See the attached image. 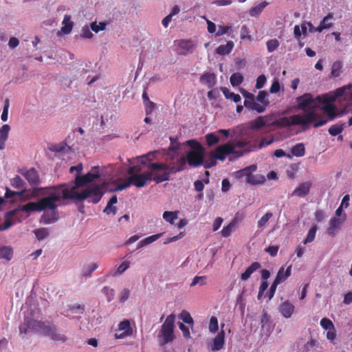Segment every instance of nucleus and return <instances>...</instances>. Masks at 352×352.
<instances>
[{
    "label": "nucleus",
    "instance_id": "obj_1",
    "mask_svg": "<svg viewBox=\"0 0 352 352\" xmlns=\"http://www.w3.org/2000/svg\"><path fill=\"white\" fill-rule=\"evenodd\" d=\"M50 190L47 197L38 199L36 202H29L23 206H19L8 212L6 215V221L3 225L0 224V231L7 230L14 222L13 218L19 211H25L32 212V211H45V212L41 217V223L50 224L56 222L59 214L57 210L58 204L57 202L63 200L69 199V196L66 189L64 188L63 184L52 186L47 188Z\"/></svg>",
    "mask_w": 352,
    "mask_h": 352
},
{
    "label": "nucleus",
    "instance_id": "obj_2",
    "mask_svg": "<svg viewBox=\"0 0 352 352\" xmlns=\"http://www.w3.org/2000/svg\"><path fill=\"white\" fill-rule=\"evenodd\" d=\"M100 172L99 166L92 168L91 172H88L85 175H77L75 179L71 184H63L65 189L67 190L70 200L83 201L87 200L88 202L92 204H98L100 202L104 192L102 186L99 184H92L80 190L87 184L95 179H99Z\"/></svg>",
    "mask_w": 352,
    "mask_h": 352
},
{
    "label": "nucleus",
    "instance_id": "obj_3",
    "mask_svg": "<svg viewBox=\"0 0 352 352\" xmlns=\"http://www.w3.org/2000/svg\"><path fill=\"white\" fill-rule=\"evenodd\" d=\"M185 164L184 159L177 162V166L168 165L165 163H149L147 168L151 171H146L129 177L131 185L142 188L146 185L148 181H154L157 184L169 180L170 175L181 171Z\"/></svg>",
    "mask_w": 352,
    "mask_h": 352
},
{
    "label": "nucleus",
    "instance_id": "obj_4",
    "mask_svg": "<svg viewBox=\"0 0 352 352\" xmlns=\"http://www.w3.org/2000/svg\"><path fill=\"white\" fill-rule=\"evenodd\" d=\"M315 118L316 115L313 112H308L302 116L296 114L290 117L283 116L270 122L269 126L285 128L294 125H301L303 128H305L311 124Z\"/></svg>",
    "mask_w": 352,
    "mask_h": 352
},
{
    "label": "nucleus",
    "instance_id": "obj_5",
    "mask_svg": "<svg viewBox=\"0 0 352 352\" xmlns=\"http://www.w3.org/2000/svg\"><path fill=\"white\" fill-rule=\"evenodd\" d=\"M28 327L30 330L47 336L55 342H65L66 341V337L64 334L58 333L54 325L49 324L46 322L30 318Z\"/></svg>",
    "mask_w": 352,
    "mask_h": 352
},
{
    "label": "nucleus",
    "instance_id": "obj_6",
    "mask_svg": "<svg viewBox=\"0 0 352 352\" xmlns=\"http://www.w3.org/2000/svg\"><path fill=\"white\" fill-rule=\"evenodd\" d=\"M174 320L175 316L173 314H170L166 318L162 326V329L158 335L159 340L162 346L171 342L174 339Z\"/></svg>",
    "mask_w": 352,
    "mask_h": 352
},
{
    "label": "nucleus",
    "instance_id": "obj_7",
    "mask_svg": "<svg viewBox=\"0 0 352 352\" xmlns=\"http://www.w3.org/2000/svg\"><path fill=\"white\" fill-rule=\"evenodd\" d=\"M203 151L204 150L188 151L186 157H179L175 162H170L168 165L177 166V162L183 158L185 160V164L181 170L185 168L187 162L191 166L197 167L201 166L203 164L204 160Z\"/></svg>",
    "mask_w": 352,
    "mask_h": 352
},
{
    "label": "nucleus",
    "instance_id": "obj_8",
    "mask_svg": "<svg viewBox=\"0 0 352 352\" xmlns=\"http://www.w3.org/2000/svg\"><path fill=\"white\" fill-rule=\"evenodd\" d=\"M322 97H325V94L318 96L316 98L312 97V102L310 104L308 112H313L316 115V118L313 121L314 127L318 128L325 125L328 122V120H325L323 116L316 112V109L320 108V105L322 104L323 100Z\"/></svg>",
    "mask_w": 352,
    "mask_h": 352
},
{
    "label": "nucleus",
    "instance_id": "obj_9",
    "mask_svg": "<svg viewBox=\"0 0 352 352\" xmlns=\"http://www.w3.org/2000/svg\"><path fill=\"white\" fill-rule=\"evenodd\" d=\"M323 100L322 107L320 108L325 113L329 116V120H333L336 116V107L333 104L335 97H330L329 94H325V97H322Z\"/></svg>",
    "mask_w": 352,
    "mask_h": 352
},
{
    "label": "nucleus",
    "instance_id": "obj_10",
    "mask_svg": "<svg viewBox=\"0 0 352 352\" xmlns=\"http://www.w3.org/2000/svg\"><path fill=\"white\" fill-rule=\"evenodd\" d=\"M177 52L179 55H187L191 53L195 49V44L190 39H179L174 41Z\"/></svg>",
    "mask_w": 352,
    "mask_h": 352
},
{
    "label": "nucleus",
    "instance_id": "obj_11",
    "mask_svg": "<svg viewBox=\"0 0 352 352\" xmlns=\"http://www.w3.org/2000/svg\"><path fill=\"white\" fill-rule=\"evenodd\" d=\"M234 153V146L230 143L217 146L212 153V157L220 161H223L228 154Z\"/></svg>",
    "mask_w": 352,
    "mask_h": 352
},
{
    "label": "nucleus",
    "instance_id": "obj_12",
    "mask_svg": "<svg viewBox=\"0 0 352 352\" xmlns=\"http://www.w3.org/2000/svg\"><path fill=\"white\" fill-rule=\"evenodd\" d=\"M241 94L242 96L245 98L243 105L245 107L250 110L256 111L258 112V111H261V108L259 107V104L256 102V98L255 96L247 91L245 89H241Z\"/></svg>",
    "mask_w": 352,
    "mask_h": 352
},
{
    "label": "nucleus",
    "instance_id": "obj_13",
    "mask_svg": "<svg viewBox=\"0 0 352 352\" xmlns=\"http://www.w3.org/2000/svg\"><path fill=\"white\" fill-rule=\"evenodd\" d=\"M297 102V109L302 110L305 113H308L311 103L312 102L311 94H304L296 98Z\"/></svg>",
    "mask_w": 352,
    "mask_h": 352
},
{
    "label": "nucleus",
    "instance_id": "obj_14",
    "mask_svg": "<svg viewBox=\"0 0 352 352\" xmlns=\"http://www.w3.org/2000/svg\"><path fill=\"white\" fill-rule=\"evenodd\" d=\"M118 329L122 332L120 333H116L115 336L118 339H122L128 336H131L133 333V331L131 325V322L129 320H124L120 322Z\"/></svg>",
    "mask_w": 352,
    "mask_h": 352
},
{
    "label": "nucleus",
    "instance_id": "obj_15",
    "mask_svg": "<svg viewBox=\"0 0 352 352\" xmlns=\"http://www.w3.org/2000/svg\"><path fill=\"white\" fill-rule=\"evenodd\" d=\"M19 173L24 176L31 186H37L41 182L39 175L34 168H30L25 171L21 170Z\"/></svg>",
    "mask_w": 352,
    "mask_h": 352
},
{
    "label": "nucleus",
    "instance_id": "obj_16",
    "mask_svg": "<svg viewBox=\"0 0 352 352\" xmlns=\"http://www.w3.org/2000/svg\"><path fill=\"white\" fill-rule=\"evenodd\" d=\"M130 166L128 169V173L130 175H135V174L140 173L143 168L145 166L141 164V159L140 157H136L135 159L128 160Z\"/></svg>",
    "mask_w": 352,
    "mask_h": 352
},
{
    "label": "nucleus",
    "instance_id": "obj_17",
    "mask_svg": "<svg viewBox=\"0 0 352 352\" xmlns=\"http://www.w3.org/2000/svg\"><path fill=\"white\" fill-rule=\"evenodd\" d=\"M199 80L201 85L212 89L216 85L217 76L214 73L206 72L201 76Z\"/></svg>",
    "mask_w": 352,
    "mask_h": 352
},
{
    "label": "nucleus",
    "instance_id": "obj_18",
    "mask_svg": "<svg viewBox=\"0 0 352 352\" xmlns=\"http://www.w3.org/2000/svg\"><path fill=\"white\" fill-rule=\"evenodd\" d=\"M224 326V324H221V331L219 332L218 334L213 339V342L211 346V349L212 351H219L223 348L225 336V332L223 331Z\"/></svg>",
    "mask_w": 352,
    "mask_h": 352
},
{
    "label": "nucleus",
    "instance_id": "obj_19",
    "mask_svg": "<svg viewBox=\"0 0 352 352\" xmlns=\"http://www.w3.org/2000/svg\"><path fill=\"white\" fill-rule=\"evenodd\" d=\"M269 124H270V117L267 116H260L250 122V129L252 130H258L265 126H269Z\"/></svg>",
    "mask_w": 352,
    "mask_h": 352
},
{
    "label": "nucleus",
    "instance_id": "obj_20",
    "mask_svg": "<svg viewBox=\"0 0 352 352\" xmlns=\"http://www.w3.org/2000/svg\"><path fill=\"white\" fill-rule=\"evenodd\" d=\"M311 184L310 182H304L299 184V186L294 189L292 192V196H297L298 197H304L309 195Z\"/></svg>",
    "mask_w": 352,
    "mask_h": 352
},
{
    "label": "nucleus",
    "instance_id": "obj_21",
    "mask_svg": "<svg viewBox=\"0 0 352 352\" xmlns=\"http://www.w3.org/2000/svg\"><path fill=\"white\" fill-rule=\"evenodd\" d=\"M257 169L256 165H250L246 166L241 170H239L234 173L235 177L236 179H241L245 178V182H247L250 173H254Z\"/></svg>",
    "mask_w": 352,
    "mask_h": 352
},
{
    "label": "nucleus",
    "instance_id": "obj_22",
    "mask_svg": "<svg viewBox=\"0 0 352 352\" xmlns=\"http://www.w3.org/2000/svg\"><path fill=\"white\" fill-rule=\"evenodd\" d=\"M256 99L260 103L258 107L262 109L261 111H257V113L264 112L270 104V100L267 99V93L265 91H259Z\"/></svg>",
    "mask_w": 352,
    "mask_h": 352
},
{
    "label": "nucleus",
    "instance_id": "obj_23",
    "mask_svg": "<svg viewBox=\"0 0 352 352\" xmlns=\"http://www.w3.org/2000/svg\"><path fill=\"white\" fill-rule=\"evenodd\" d=\"M346 221V214L342 218L332 217L329 221V227L328 229V234L330 235L334 234L336 229H340L342 224Z\"/></svg>",
    "mask_w": 352,
    "mask_h": 352
},
{
    "label": "nucleus",
    "instance_id": "obj_24",
    "mask_svg": "<svg viewBox=\"0 0 352 352\" xmlns=\"http://www.w3.org/2000/svg\"><path fill=\"white\" fill-rule=\"evenodd\" d=\"M295 307L289 300L283 302L279 307V311L285 318H290L294 314Z\"/></svg>",
    "mask_w": 352,
    "mask_h": 352
},
{
    "label": "nucleus",
    "instance_id": "obj_25",
    "mask_svg": "<svg viewBox=\"0 0 352 352\" xmlns=\"http://www.w3.org/2000/svg\"><path fill=\"white\" fill-rule=\"evenodd\" d=\"M261 267V264L258 261L253 262L250 267H248L244 272L241 274V280H247L249 279L252 274L256 272Z\"/></svg>",
    "mask_w": 352,
    "mask_h": 352
},
{
    "label": "nucleus",
    "instance_id": "obj_26",
    "mask_svg": "<svg viewBox=\"0 0 352 352\" xmlns=\"http://www.w3.org/2000/svg\"><path fill=\"white\" fill-rule=\"evenodd\" d=\"M10 129L11 127L8 124H4L0 128V150L5 148Z\"/></svg>",
    "mask_w": 352,
    "mask_h": 352
},
{
    "label": "nucleus",
    "instance_id": "obj_27",
    "mask_svg": "<svg viewBox=\"0 0 352 352\" xmlns=\"http://www.w3.org/2000/svg\"><path fill=\"white\" fill-rule=\"evenodd\" d=\"M233 47V41H229L226 44H222L217 47L216 53L221 56L228 55L232 52Z\"/></svg>",
    "mask_w": 352,
    "mask_h": 352
},
{
    "label": "nucleus",
    "instance_id": "obj_28",
    "mask_svg": "<svg viewBox=\"0 0 352 352\" xmlns=\"http://www.w3.org/2000/svg\"><path fill=\"white\" fill-rule=\"evenodd\" d=\"M236 223V220L234 219L229 224L224 226L221 232L222 236L225 238L230 236L234 232Z\"/></svg>",
    "mask_w": 352,
    "mask_h": 352
},
{
    "label": "nucleus",
    "instance_id": "obj_29",
    "mask_svg": "<svg viewBox=\"0 0 352 352\" xmlns=\"http://www.w3.org/2000/svg\"><path fill=\"white\" fill-rule=\"evenodd\" d=\"M265 181V179L263 175H253V173H250L246 183L251 185H258L263 184Z\"/></svg>",
    "mask_w": 352,
    "mask_h": 352
},
{
    "label": "nucleus",
    "instance_id": "obj_30",
    "mask_svg": "<svg viewBox=\"0 0 352 352\" xmlns=\"http://www.w3.org/2000/svg\"><path fill=\"white\" fill-rule=\"evenodd\" d=\"M13 256V250L11 246H1L0 247V258L10 261Z\"/></svg>",
    "mask_w": 352,
    "mask_h": 352
},
{
    "label": "nucleus",
    "instance_id": "obj_31",
    "mask_svg": "<svg viewBox=\"0 0 352 352\" xmlns=\"http://www.w3.org/2000/svg\"><path fill=\"white\" fill-rule=\"evenodd\" d=\"M274 142V137L273 135H269V136L262 138L258 144L254 143L253 147L260 149V148L266 147L267 146H270L272 144H273Z\"/></svg>",
    "mask_w": 352,
    "mask_h": 352
},
{
    "label": "nucleus",
    "instance_id": "obj_32",
    "mask_svg": "<svg viewBox=\"0 0 352 352\" xmlns=\"http://www.w3.org/2000/svg\"><path fill=\"white\" fill-rule=\"evenodd\" d=\"M63 25L61 28V31L63 34H67L70 33L73 28V22L71 21V17L69 15H65L63 21Z\"/></svg>",
    "mask_w": 352,
    "mask_h": 352
},
{
    "label": "nucleus",
    "instance_id": "obj_33",
    "mask_svg": "<svg viewBox=\"0 0 352 352\" xmlns=\"http://www.w3.org/2000/svg\"><path fill=\"white\" fill-rule=\"evenodd\" d=\"M157 151H151L148 153L146 155H141L140 157L141 159V164L144 166H146L147 167V165L149 163H151V162L156 160V156L157 155Z\"/></svg>",
    "mask_w": 352,
    "mask_h": 352
},
{
    "label": "nucleus",
    "instance_id": "obj_34",
    "mask_svg": "<svg viewBox=\"0 0 352 352\" xmlns=\"http://www.w3.org/2000/svg\"><path fill=\"white\" fill-rule=\"evenodd\" d=\"M351 89H352V87L350 85L345 86V87L338 88L335 91L334 95L330 96V97H335V100H336L338 97L344 96L347 94H352Z\"/></svg>",
    "mask_w": 352,
    "mask_h": 352
},
{
    "label": "nucleus",
    "instance_id": "obj_35",
    "mask_svg": "<svg viewBox=\"0 0 352 352\" xmlns=\"http://www.w3.org/2000/svg\"><path fill=\"white\" fill-rule=\"evenodd\" d=\"M267 5L268 3L266 1H263L260 3L258 5L250 8L249 14L251 16H258Z\"/></svg>",
    "mask_w": 352,
    "mask_h": 352
},
{
    "label": "nucleus",
    "instance_id": "obj_36",
    "mask_svg": "<svg viewBox=\"0 0 352 352\" xmlns=\"http://www.w3.org/2000/svg\"><path fill=\"white\" fill-rule=\"evenodd\" d=\"M223 91V94L227 99H231L234 100L235 102H240L241 100V96L234 92H231L228 88L223 87L221 88Z\"/></svg>",
    "mask_w": 352,
    "mask_h": 352
},
{
    "label": "nucleus",
    "instance_id": "obj_37",
    "mask_svg": "<svg viewBox=\"0 0 352 352\" xmlns=\"http://www.w3.org/2000/svg\"><path fill=\"white\" fill-rule=\"evenodd\" d=\"M344 123H337L331 126L329 128V133L333 136H336L340 133H341L344 129Z\"/></svg>",
    "mask_w": 352,
    "mask_h": 352
},
{
    "label": "nucleus",
    "instance_id": "obj_38",
    "mask_svg": "<svg viewBox=\"0 0 352 352\" xmlns=\"http://www.w3.org/2000/svg\"><path fill=\"white\" fill-rule=\"evenodd\" d=\"M342 69V63L340 60H336L333 63L331 67V74L334 77H338L340 75Z\"/></svg>",
    "mask_w": 352,
    "mask_h": 352
},
{
    "label": "nucleus",
    "instance_id": "obj_39",
    "mask_svg": "<svg viewBox=\"0 0 352 352\" xmlns=\"http://www.w3.org/2000/svg\"><path fill=\"white\" fill-rule=\"evenodd\" d=\"M205 140L208 146H212L219 142V138L214 133H208L205 135Z\"/></svg>",
    "mask_w": 352,
    "mask_h": 352
},
{
    "label": "nucleus",
    "instance_id": "obj_40",
    "mask_svg": "<svg viewBox=\"0 0 352 352\" xmlns=\"http://www.w3.org/2000/svg\"><path fill=\"white\" fill-rule=\"evenodd\" d=\"M292 153L293 155L296 156L297 157H300V156H303L305 153V146L301 143L296 144L292 148Z\"/></svg>",
    "mask_w": 352,
    "mask_h": 352
},
{
    "label": "nucleus",
    "instance_id": "obj_41",
    "mask_svg": "<svg viewBox=\"0 0 352 352\" xmlns=\"http://www.w3.org/2000/svg\"><path fill=\"white\" fill-rule=\"evenodd\" d=\"M243 80V76L240 73L233 74L230 78V83L233 87L239 86Z\"/></svg>",
    "mask_w": 352,
    "mask_h": 352
},
{
    "label": "nucleus",
    "instance_id": "obj_42",
    "mask_svg": "<svg viewBox=\"0 0 352 352\" xmlns=\"http://www.w3.org/2000/svg\"><path fill=\"white\" fill-rule=\"evenodd\" d=\"M208 329L212 333H215L218 331L219 322L216 316H213L210 318Z\"/></svg>",
    "mask_w": 352,
    "mask_h": 352
},
{
    "label": "nucleus",
    "instance_id": "obj_43",
    "mask_svg": "<svg viewBox=\"0 0 352 352\" xmlns=\"http://www.w3.org/2000/svg\"><path fill=\"white\" fill-rule=\"evenodd\" d=\"M162 233L161 234H157L154 235H151L148 237H146V239L142 240L139 243V248L144 246L146 245L150 244L151 243H153V241L157 240L159 238H160L162 236Z\"/></svg>",
    "mask_w": 352,
    "mask_h": 352
},
{
    "label": "nucleus",
    "instance_id": "obj_44",
    "mask_svg": "<svg viewBox=\"0 0 352 352\" xmlns=\"http://www.w3.org/2000/svg\"><path fill=\"white\" fill-rule=\"evenodd\" d=\"M163 218L167 222L173 224L174 221L178 218V212L177 210L175 212H164Z\"/></svg>",
    "mask_w": 352,
    "mask_h": 352
},
{
    "label": "nucleus",
    "instance_id": "obj_45",
    "mask_svg": "<svg viewBox=\"0 0 352 352\" xmlns=\"http://www.w3.org/2000/svg\"><path fill=\"white\" fill-rule=\"evenodd\" d=\"M268 52L272 53L277 50L279 42L276 38L270 39L266 43Z\"/></svg>",
    "mask_w": 352,
    "mask_h": 352
},
{
    "label": "nucleus",
    "instance_id": "obj_46",
    "mask_svg": "<svg viewBox=\"0 0 352 352\" xmlns=\"http://www.w3.org/2000/svg\"><path fill=\"white\" fill-rule=\"evenodd\" d=\"M273 217V214L272 212H267L261 219L257 221V227L262 228L263 227L269 220Z\"/></svg>",
    "mask_w": 352,
    "mask_h": 352
},
{
    "label": "nucleus",
    "instance_id": "obj_47",
    "mask_svg": "<svg viewBox=\"0 0 352 352\" xmlns=\"http://www.w3.org/2000/svg\"><path fill=\"white\" fill-rule=\"evenodd\" d=\"M316 230H317L316 226H313L311 227L306 239L303 241L304 244L311 243V241H313L314 240L315 236H316Z\"/></svg>",
    "mask_w": 352,
    "mask_h": 352
},
{
    "label": "nucleus",
    "instance_id": "obj_48",
    "mask_svg": "<svg viewBox=\"0 0 352 352\" xmlns=\"http://www.w3.org/2000/svg\"><path fill=\"white\" fill-rule=\"evenodd\" d=\"M34 233L38 240H43L48 235V232L46 228H37L34 231Z\"/></svg>",
    "mask_w": 352,
    "mask_h": 352
},
{
    "label": "nucleus",
    "instance_id": "obj_49",
    "mask_svg": "<svg viewBox=\"0 0 352 352\" xmlns=\"http://www.w3.org/2000/svg\"><path fill=\"white\" fill-rule=\"evenodd\" d=\"M179 318L187 324H193V319L190 315V314L187 311H183L180 315Z\"/></svg>",
    "mask_w": 352,
    "mask_h": 352
},
{
    "label": "nucleus",
    "instance_id": "obj_50",
    "mask_svg": "<svg viewBox=\"0 0 352 352\" xmlns=\"http://www.w3.org/2000/svg\"><path fill=\"white\" fill-rule=\"evenodd\" d=\"M11 185L14 188H21L24 187L25 182L20 177L15 176L14 178L11 179Z\"/></svg>",
    "mask_w": 352,
    "mask_h": 352
},
{
    "label": "nucleus",
    "instance_id": "obj_51",
    "mask_svg": "<svg viewBox=\"0 0 352 352\" xmlns=\"http://www.w3.org/2000/svg\"><path fill=\"white\" fill-rule=\"evenodd\" d=\"M130 265L131 262L129 261H123L117 267V272L116 274H122L130 267Z\"/></svg>",
    "mask_w": 352,
    "mask_h": 352
},
{
    "label": "nucleus",
    "instance_id": "obj_52",
    "mask_svg": "<svg viewBox=\"0 0 352 352\" xmlns=\"http://www.w3.org/2000/svg\"><path fill=\"white\" fill-rule=\"evenodd\" d=\"M321 327L325 330H330L334 328V325L331 320L328 318H323L320 320Z\"/></svg>",
    "mask_w": 352,
    "mask_h": 352
},
{
    "label": "nucleus",
    "instance_id": "obj_53",
    "mask_svg": "<svg viewBox=\"0 0 352 352\" xmlns=\"http://www.w3.org/2000/svg\"><path fill=\"white\" fill-rule=\"evenodd\" d=\"M185 144H186L187 146H188L191 148H192V151L204 150L201 144L194 140H188V141L186 142Z\"/></svg>",
    "mask_w": 352,
    "mask_h": 352
},
{
    "label": "nucleus",
    "instance_id": "obj_54",
    "mask_svg": "<svg viewBox=\"0 0 352 352\" xmlns=\"http://www.w3.org/2000/svg\"><path fill=\"white\" fill-rule=\"evenodd\" d=\"M9 107L10 102L8 99H6L5 100L3 110L1 116V120H3V122H6L8 120Z\"/></svg>",
    "mask_w": 352,
    "mask_h": 352
},
{
    "label": "nucleus",
    "instance_id": "obj_55",
    "mask_svg": "<svg viewBox=\"0 0 352 352\" xmlns=\"http://www.w3.org/2000/svg\"><path fill=\"white\" fill-rule=\"evenodd\" d=\"M199 283L201 285H205L206 284V276H196L193 278L192 282L190 283V287H194L197 284Z\"/></svg>",
    "mask_w": 352,
    "mask_h": 352
},
{
    "label": "nucleus",
    "instance_id": "obj_56",
    "mask_svg": "<svg viewBox=\"0 0 352 352\" xmlns=\"http://www.w3.org/2000/svg\"><path fill=\"white\" fill-rule=\"evenodd\" d=\"M105 25L104 23L100 22L99 24H98L97 22L95 21L91 23L90 28L93 32L98 33L99 31L104 30Z\"/></svg>",
    "mask_w": 352,
    "mask_h": 352
},
{
    "label": "nucleus",
    "instance_id": "obj_57",
    "mask_svg": "<svg viewBox=\"0 0 352 352\" xmlns=\"http://www.w3.org/2000/svg\"><path fill=\"white\" fill-rule=\"evenodd\" d=\"M98 267V265L96 263H93L90 264L89 265H88L87 269L83 272L82 275L84 276H89L94 272H95Z\"/></svg>",
    "mask_w": 352,
    "mask_h": 352
},
{
    "label": "nucleus",
    "instance_id": "obj_58",
    "mask_svg": "<svg viewBox=\"0 0 352 352\" xmlns=\"http://www.w3.org/2000/svg\"><path fill=\"white\" fill-rule=\"evenodd\" d=\"M241 38L248 40L251 39L248 27L245 25H242L241 28Z\"/></svg>",
    "mask_w": 352,
    "mask_h": 352
},
{
    "label": "nucleus",
    "instance_id": "obj_59",
    "mask_svg": "<svg viewBox=\"0 0 352 352\" xmlns=\"http://www.w3.org/2000/svg\"><path fill=\"white\" fill-rule=\"evenodd\" d=\"M266 82V77L264 74L259 75L256 80V88L260 89L263 87Z\"/></svg>",
    "mask_w": 352,
    "mask_h": 352
},
{
    "label": "nucleus",
    "instance_id": "obj_60",
    "mask_svg": "<svg viewBox=\"0 0 352 352\" xmlns=\"http://www.w3.org/2000/svg\"><path fill=\"white\" fill-rule=\"evenodd\" d=\"M102 292L107 296L109 301H111L115 295V291L108 287H104L102 289Z\"/></svg>",
    "mask_w": 352,
    "mask_h": 352
},
{
    "label": "nucleus",
    "instance_id": "obj_61",
    "mask_svg": "<svg viewBox=\"0 0 352 352\" xmlns=\"http://www.w3.org/2000/svg\"><path fill=\"white\" fill-rule=\"evenodd\" d=\"M278 284V280H274L272 283L270 292H268L269 299H272L274 296Z\"/></svg>",
    "mask_w": 352,
    "mask_h": 352
},
{
    "label": "nucleus",
    "instance_id": "obj_62",
    "mask_svg": "<svg viewBox=\"0 0 352 352\" xmlns=\"http://www.w3.org/2000/svg\"><path fill=\"white\" fill-rule=\"evenodd\" d=\"M81 36L83 38H91L94 35L90 31L89 27L88 25H84L82 30H81Z\"/></svg>",
    "mask_w": 352,
    "mask_h": 352
},
{
    "label": "nucleus",
    "instance_id": "obj_63",
    "mask_svg": "<svg viewBox=\"0 0 352 352\" xmlns=\"http://www.w3.org/2000/svg\"><path fill=\"white\" fill-rule=\"evenodd\" d=\"M145 104V112L146 116H148L152 113L153 109L155 108V104L153 102L150 100L149 102H146Z\"/></svg>",
    "mask_w": 352,
    "mask_h": 352
},
{
    "label": "nucleus",
    "instance_id": "obj_64",
    "mask_svg": "<svg viewBox=\"0 0 352 352\" xmlns=\"http://www.w3.org/2000/svg\"><path fill=\"white\" fill-rule=\"evenodd\" d=\"M180 148L179 144L176 143V139L170 137V145H169V151H177Z\"/></svg>",
    "mask_w": 352,
    "mask_h": 352
}]
</instances>
